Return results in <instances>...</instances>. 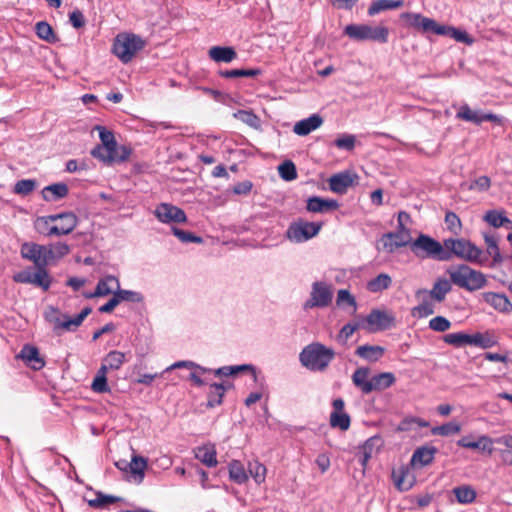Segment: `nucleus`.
<instances>
[{"label": "nucleus", "instance_id": "nucleus-1", "mask_svg": "<svg viewBox=\"0 0 512 512\" xmlns=\"http://www.w3.org/2000/svg\"><path fill=\"white\" fill-rule=\"evenodd\" d=\"M400 19L405 21L407 27L413 28L423 35L433 34L445 36L467 45L473 43V39L465 30L440 24L436 20L426 17L421 13L403 12L400 15Z\"/></svg>", "mask_w": 512, "mask_h": 512}, {"label": "nucleus", "instance_id": "nucleus-2", "mask_svg": "<svg viewBox=\"0 0 512 512\" xmlns=\"http://www.w3.org/2000/svg\"><path fill=\"white\" fill-rule=\"evenodd\" d=\"M335 358V351L320 342L306 345L299 353V362L311 372H324Z\"/></svg>", "mask_w": 512, "mask_h": 512}, {"label": "nucleus", "instance_id": "nucleus-3", "mask_svg": "<svg viewBox=\"0 0 512 512\" xmlns=\"http://www.w3.org/2000/svg\"><path fill=\"white\" fill-rule=\"evenodd\" d=\"M369 367H359L352 374L353 384L365 395L373 391H382L391 387L395 381V375L392 372H381L371 377Z\"/></svg>", "mask_w": 512, "mask_h": 512}, {"label": "nucleus", "instance_id": "nucleus-4", "mask_svg": "<svg viewBox=\"0 0 512 512\" xmlns=\"http://www.w3.org/2000/svg\"><path fill=\"white\" fill-rule=\"evenodd\" d=\"M444 252L448 256L446 261L453 257L463 259L471 263H480L483 251L471 241L465 238H448L444 239Z\"/></svg>", "mask_w": 512, "mask_h": 512}, {"label": "nucleus", "instance_id": "nucleus-5", "mask_svg": "<svg viewBox=\"0 0 512 512\" xmlns=\"http://www.w3.org/2000/svg\"><path fill=\"white\" fill-rule=\"evenodd\" d=\"M451 282L467 291H476L486 284L485 275L477 270L472 269L466 264L448 269Z\"/></svg>", "mask_w": 512, "mask_h": 512}, {"label": "nucleus", "instance_id": "nucleus-6", "mask_svg": "<svg viewBox=\"0 0 512 512\" xmlns=\"http://www.w3.org/2000/svg\"><path fill=\"white\" fill-rule=\"evenodd\" d=\"M444 242L433 239L426 234H420L410 243V249L416 257L425 259L431 258L438 261H446L448 257L444 252Z\"/></svg>", "mask_w": 512, "mask_h": 512}, {"label": "nucleus", "instance_id": "nucleus-7", "mask_svg": "<svg viewBox=\"0 0 512 512\" xmlns=\"http://www.w3.org/2000/svg\"><path fill=\"white\" fill-rule=\"evenodd\" d=\"M411 221L410 215L405 211L398 213L397 222L398 227L394 232H388L383 235V246L392 252L395 248L410 245L411 235L409 228L406 225Z\"/></svg>", "mask_w": 512, "mask_h": 512}, {"label": "nucleus", "instance_id": "nucleus-8", "mask_svg": "<svg viewBox=\"0 0 512 512\" xmlns=\"http://www.w3.org/2000/svg\"><path fill=\"white\" fill-rule=\"evenodd\" d=\"M144 46L145 41L138 35L127 33L118 34L114 40L113 53L123 63H128Z\"/></svg>", "mask_w": 512, "mask_h": 512}, {"label": "nucleus", "instance_id": "nucleus-9", "mask_svg": "<svg viewBox=\"0 0 512 512\" xmlns=\"http://www.w3.org/2000/svg\"><path fill=\"white\" fill-rule=\"evenodd\" d=\"M345 35L357 41H375L387 43L389 30L385 26L371 27L366 24H350L344 29Z\"/></svg>", "mask_w": 512, "mask_h": 512}, {"label": "nucleus", "instance_id": "nucleus-10", "mask_svg": "<svg viewBox=\"0 0 512 512\" xmlns=\"http://www.w3.org/2000/svg\"><path fill=\"white\" fill-rule=\"evenodd\" d=\"M321 227V223L299 219L288 226L285 237L293 243H303L316 236Z\"/></svg>", "mask_w": 512, "mask_h": 512}, {"label": "nucleus", "instance_id": "nucleus-11", "mask_svg": "<svg viewBox=\"0 0 512 512\" xmlns=\"http://www.w3.org/2000/svg\"><path fill=\"white\" fill-rule=\"evenodd\" d=\"M362 323L363 329H366L370 333H375L393 328L396 324V319L391 312L373 309Z\"/></svg>", "mask_w": 512, "mask_h": 512}, {"label": "nucleus", "instance_id": "nucleus-12", "mask_svg": "<svg viewBox=\"0 0 512 512\" xmlns=\"http://www.w3.org/2000/svg\"><path fill=\"white\" fill-rule=\"evenodd\" d=\"M13 280L16 283L32 284L41 287L44 291L50 288L52 282L47 266L36 267L34 272L30 268L19 271L14 274Z\"/></svg>", "mask_w": 512, "mask_h": 512}, {"label": "nucleus", "instance_id": "nucleus-13", "mask_svg": "<svg viewBox=\"0 0 512 512\" xmlns=\"http://www.w3.org/2000/svg\"><path fill=\"white\" fill-rule=\"evenodd\" d=\"M92 312L91 307H85L78 315L73 318L68 317L67 315H63V320L58 315V310L51 308V312L45 314V318L48 322L53 323L54 330L64 329L67 331H74L78 328L84 319Z\"/></svg>", "mask_w": 512, "mask_h": 512}, {"label": "nucleus", "instance_id": "nucleus-14", "mask_svg": "<svg viewBox=\"0 0 512 512\" xmlns=\"http://www.w3.org/2000/svg\"><path fill=\"white\" fill-rule=\"evenodd\" d=\"M332 299L333 291L331 285L323 281H316L312 284L310 298L304 303V309L327 307L331 304Z\"/></svg>", "mask_w": 512, "mask_h": 512}, {"label": "nucleus", "instance_id": "nucleus-15", "mask_svg": "<svg viewBox=\"0 0 512 512\" xmlns=\"http://www.w3.org/2000/svg\"><path fill=\"white\" fill-rule=\"evenodd\" d=\"M20 254L24 260L30 261L36 267L48 266V256L46 245L37 244L35 242H24L20 247Z\"/></svg>", "mask_w": 512, "mask_h": 512}, {"label": "nucleus", "instance_id": "nucleus-16", "mask_svg": "<svg viewBox=\"0 0 512 512\" xmlns=\"http://www.w3.org/2000/svg\"><path fill=\"white\" fill-rule=\"evenodd\" d=\"M154 214L162 223H185L187 221L184 210L169 203H160Z\"/></svg>", "mask_w": 512, "mask_h": 512}, {"label": "nucleus", "instance_id": "nucleus-17", "mask_svg": "<svg viewBox=\"0 0 512 512\" xmlns=\"http://www.w3.org/2000/svg\"><path fill=\"white\" fill-rule=\"evenodd\" d=\"M357 180V174L350 171H342L329 178V188L332 192L343 195Z\"/></svg>", "mask_w": 512, "mask_h": 512}, {"label": "nucleus", "instance_id": "nucleus-18", "mask_svg": "<svg viewBox=\"0 0 512 512\" xmlns=\"http://www.w3.org/2000/svg\"><path fill=\"white\" fill-rule=\"evenodd\" d=\"M17 357L22 359L28 367L35 371L41 370L46 364L44 358L40 355L39 349L30 344H25Z\"/></svg>", "mask_w": 512, "mask_h": 512}, {"label": "nucleus", "instance_id": "nucleus-19", "mask_svg": "<svg viewBox=\"0 0 512 512\" xmlns=\"http://www.w3.org/2000/svg\"><path fill=\"white\" fill-rule=\"evenodd\" d=\"M392 480L395 487L401 492L410 490L415 484V476L410 469L404 465L400 466L398 469H393Z\"/></svg>", "mask_w": 512, "mask_h": 512}, {"label": "nucleus", "instance_id": "nucleus-20", "mask_svg": "<svg viewBox=\"0 0 512 512\" xmlns=\"http://www.w3.org/2000/svg\"><path fill=\"white\" fill-rule=\"evenodd\" d=\"M482 298L500 313L509 314L512 312V303L505 294L484 292Z\"/></svg>", "mask_w": 512, "mask_h": 512}, {"label": "nucleus", "instance_id": "nucleus-21", "mask_svg": "<svg viewBox=\"0 0 512 512\" xmlns=\"http://www.w3.org/2000/svg\"><path fill=\"white\" fill-rule=\"evenodd\" d=\"M457 445L463 448L481 450L482 452H487L488 454H492L493 441L487 435H481L478 437L476 441L470 439L469 436H464L457 441Z\"/></svg>", "mask_w": 512, "mask_h": 512}, {"label": "nucleus", "instance_id": "nucleus-22", "mask_svg": "<svg viewBox=\"0 0 512 512\" xmlns=\"http://www.w3.org/2000/svg\"><path fill=\"white\" fill-rule=\"evenodd\" d=\"M119 287V280L117 277L113 275H107L104 278H101L95 288V291L92 293H86V298L93 297H102L107 296L109 294H114L115 288Z\"/></svg>", "mask_w": 512, "mask_h": 512}, {"label": "nucleus", "instance_id": "nucleus-23", "mask_svg": "<svg viewBox=\"0 0 512 512\" xmlns=\"http://www.w3.org/2000/svg\"><path fill=\"white\" fill-rule=\"evenodd\" d=\"M382 446V439L378 436L368 438L363 445L359 447L357 454L358 461L363 468L366 467L373 453Z\"/></svg>", "mask_w": 512, "mask_h": 512}, {"label": "nucleus", "instance_id": "nucleus-24", "mask_svg": "<svg viewBox=\"0 0 512 512\" xmlns=\"http://www.w3.org/2000/svg\"><path fill=\"white\" fill-rule=\"evenodd\" d=\"M323 123V119L318 114H313L309 116L308 118L302 119L298 121L294 127L293 131L295 134L299 136H306L312 131L319 128Z\"/></svg>", "mask_w": 512, "mask_h": 512}, {"label": "nucleus", "instance_id": "nucleus-25", "mask_svg": "<svg viewBox=\"0 0 512 512\" xmlns=\"http://www.w3.org/2000/svg\"><path fill=\"white\" fill-rule=\"evenodd\" d=\"M307 210L313 213H323L329 210L339 208V203L334 199H323L318 196H312L307 200Z\"/></svg>", "mask_w": 512, "mask_h": 512}, {"label": "nucleus", "instance_id": "nucleus-26", "mask_svg": "<svg viewBox=\"0 0 512 512\" xmlns=\"http://www.w3.org/2000/svg\"><path fill=\"white\" fill-rule=\"evenodd\" d=\"M69 188L65 183H54L42 189V197L47 202L58 201L68 195Z\"/></svg>", "mask_w": 512, "mask_h": 512}, {"label": "nucleus", "instance_id": "nucleus-27", "mask_svg": "<svg viewBox=\"0 0 512 512\" xmlns=\"http://www.w3.org/2000/svg\"><path fill=\"white\" fill-rule=\"evenodd\" d=\"M385 353V348L379 345H361L355 350V355L368 361L377 362Z\"/></svg>", "mask_w": 512, "mask_h": 512}, {"label": "nucleus", "instance_id": "nucleus-28", "mask_svg": "<svg viewBox=\"0 0 512 512\" xmlns=\"http://www.w3.org/2000/svg\"><path fill=\"white\" fill-rule=\"evenodd\" d=\"M437 448L434 446L418 447L411 458L412 464H419L421 467L431 464L434 460Z\"/></svg>", "mask_w": 512, "mask_h": 512}, {"label": "nucleus", "instance_id": "nucleus-29", "mask_svg": "<svg viewBox=\"0 0 512 512\" xmlns=\"http://www.w3.org/2000/svg\"><path fill=\"white\" fill-rule=\"evenodd\" d=\"M195 458L208 467H214L218 463L217 452L212 444L198 447L195 451Z\"/></svg>", "mask_w": 512, "mask_h": 512}, {"label": "nucleus", "instance_id": "nucleus-30", "mask_svg": "<svg viewBox=\"0 0 512 512\" xmlns=\"http://www.w3.org/2000/svg\"><path fill=\"white\" fill-rule=\"evenodd\" d=\"M209 56L215 62L230 63L237 57V53L233 47L214 46L209 50Z\"/></svg>", "mask_w": 512, "mask_h": 512}, {"label": "nucleus", "instance_id": "nucleus-31", "mask_svg": "<svg viewBox=\"0 0 512 512\" xmlns=\"http://www.w3.org/2000/svg\"><path fill=\"white\" fill-rule=\"evenodd\" d=\"M403 4V0H375L370 4L367 14L372 17L386 10L400 8Z\"/></svg>", "mask_w": 512, "mask_h": 512}, {"label": "nucleus", "instance_id": "nucleus-32", "mask_svg": "<svg viewBox=\"0 0 512 512\" xmlns=\"http://www.w3.org/2000/svg\"><path fill=\"white\" fill-rule=\"evenodd\" d=\"M225 385L223 383H211L207 394V408H214L223 402Z\"/></svg>", "mask_w": 512, "mask_h": 512}, {"label": "nucleus", "instance_id": "nucleus-33", "mask_svg": "<svg viewBox=\"0 0 512 512\" xmlns=\"http://www.w3.org/2000/svg\"><path fill=\"white\" fill-rule=\"evenodd\" d=\"M392 285V278L386 273H380L367 282L366 288L371 293H380Z\"/></svg>", "mask_w": 512, "mask_h": 512}, {"label": "nucleus", "instance_id": "nucleus-34", "mask_svg": "<svg viewBox=\"0 0 512 512\" xmlns=\"http://www.w3.org/2000/svg\"><path fill=\"white\" fill-rule=\"evenodd\" d=\"M147 467V460L142 456L134 455L130 462H128V469L137 483H141L145 476V469Z\"/></svg>", "mask_w": 512, "mask_h": 512}, {"label": "nucleus", "instance_id": "nucleus-35", "mask_svg": "<svg viewBox=\"0 0 512 512\" xmlns=\"http://www.w3.org/2000/svg\"><path fill=\"white\" fill-rule=\"evenodd\" d=\"M451 280L445 278H439L434 283L433 288L429 291L430 296L437 302H442L446 294L451 291Z\"/></svg>", "mask_w": 512, "mask_h": 512}, {"label": "nucleus", "instance_id": "nucleus-36", "mask_svg": "<svg viewBox=\"0 0 512 512\" xmlns=\"http://www.w3.org/2000/svg\"><path fill=\"white\" fill-rule=\"evenodd\" d=\"M78 218L73 212H64V217L60 220L57 227V236L70 234L77 226Z\"/></svg>", "mask_w": 512, "mask_h": 512}, {"label": "nucleus", "instance_id": "nucleus-37", "mask_svg": "<svg viewBox=\"0 0 512 512\" xmlns=\"http://www.w3.org/2000/svg\"><path fill=\"white\" fill-rule=\"evenodd\" d=\"M453 493L460 504H470L476 499V491L469 485L455 487Z\"/></svg>", "mask_w": 512, "mask_h": 512}, {"label": "nucleus", "instance_id": "nucleus-38", "mask_svg": "<svg viewBox=\"0 0 512 512\" xmlns=\"http://www.w3.org/2000/svg\"><path fill=\"white\" fill-rule=\"evenodd\" d=\"M261 73L262 71L259 68L220 70L218 72L219 76L227 79L239 77H256L261 75Z\"/></svg>", "mask_w": 512, "mask_h": 512}, {"label": "nucleus", "instance_id": "nucleus-39", "mask_svg": "<svg viewBox=\"0 0 512 512\" xmlns=\"http://www.w3.org/2000/svg\"><path fill=\"white\" fill-rule=\"evenodd\" d=\"M496 344L497 340L490 332H477L471 336V345L478 346L482 349L491 348Z\"/></svg>", "mask_w": 512, "mask_h": 512}, {"label": "nucleus", "instance_id": "nucleus-40", "mask_svg": "<svg viewBox=\"0 0 512 512\" xmlns=\"http://www.w3.org/2000/svg\"><path fill=\"white\" fill-rule=\"evenodd\" d=\"M229 477L237 484H243L247 481L248 476L245 468L240 461L233 460L229 464Z\"/></svg>", "mask_w": 512, "mask_h": 512}, {"label": "nucleus", "instance_id": "nucleus-41", "mask_svg": "<svg viewBox=\"0 0 512 512\" xmlns=\"http://www.w3.org/2000/svg\"><path fill=\"white\" fill-rule=\"evenodd\" d=\"M35 30L36 35L40 39L45 40L48 43H55L56 41H58L57 35L54 33L51 25L46 21L37 22Z\"/></svg>", "mask_w": 512, "mask_h": 512}, {"label": "nucleus", "instance_id": "nucleus-42", "mask_svg": "<svg viewBox=\"0 0 512 512\" xmlns=\"http://www.w3.org/2000/svg\"><path fill=\"white\" fill-rule=\"evenodd\" d=\"M471 336L464 332H456V333H450L446 334L443 337V341L446 344L452 345L454 347H463L465 345H471Z\"/></svg>", "mask_w": 512, "mask_h": 512}, {"label": "nucleus", "instance_id": "nucleus-43", "mask_svg": "<svg viewBox=\"0 0 512 512\" xmlns=\"http://www.w3.org/2000/svg\"><path fill=\"white\" fill-rule=\"evenodd\" d=\"M47 251H49L50 254H47L49 264L54 261L58 260L64 256H66L70 252V247L68 244L64 242H57L54 244L46 245Z\"/></svg>", "mask_w": 512, "mask_h": 512}, {"label": "nucleus", "instance_id": "nucleus-44", "mask_svg": "<svg viewBox=\"0 0 512 512\" xmlns=\"http://www.w3.org/2000/svg\"><path fill=\"white\" fill-rule=\"evenodd\" d=\"M456 117L458 119L472 122L476 125H480L482 123V113L479 111L472 110L467 104H464L460 107L459 111L456 114Z\"/></svg>", "mask_w": 512, "mask_h": 512}, {"label": "nucleus", "instance_id": "nucleus-45", "mask_svg": "<svg viewBox=\"0 0 512 512\" xmlns=\"http://www.w3.org/2000/svg\"><path fill=\"white\" fill-rule=\"evenodd\" d=\"M233 116L251 128L257 129L260 127V118L251 110H238Z\"/></svg>", "mask_w": 512, "mask_h": 512}, {"label": "nucleus", "instance_id": "nucleus-46", "mask_svg": "<svg viewBox=\"0 0 512 512\" xmlns=\"http://www.w3.org/2000/svg\"><path fill=\"white\" fill-rule=\"evenodd\" d=\"M460 431H461V425L454 421L444 423L440 426H435L431 429V433L433 435L445 436V437L457 434Z\"/></svg>", "mask_w": 512, "mask_h": 512}, {"label": "nucleus", "instance_id": "nucleus-47", "mask_svg": "<svg viewBox=\"0 0 512 512\" xmlns=\"http://www.w3.org/2000/svg\"><path fill=\"white\" fill-rule=\"evenodd\" d=\"M484 240L487 245V253L492 256L495 263L502 262V256L497 244V238L493 234L484 233Z\"/></svg>", "mask_w": 512, "mask_h": 512}, {"label": "nucleus", "instance_id": "nucleus-48", "mask_svg": "<svg viewBox=\"0 0 512 512\" xmlns=\"http://www.w3.org/2000/svg\"><path fill=\"white\" fill-rule=\"evenodd\" d=\"M114 293L119 300V304L123 301L140 303L144 300V297L140 292L121 289L120 286L115 288Z\"/></svg>", "mask_w": 512, "mask_h": 512}, {"label": "nucleus", "instance_id": "nucleus-49", "mask_svg": "<svg viewBox=\"0 0 512 512\" xmlns=\"http://www.w3.org/2000/svg\"><path fill=\"white\" fill-rule=\"evenodd\" d=\"M484 220L494 228H499L506 225L508 217H506L504 211L489 210L484 215Z\"/></svg>", "mask_w": 512, "mask_h": 512}, {"label": "nucleus", "instance_id": "nucleus-50", "mask_svg": "<svg viewBox=\"0 0 512 512\" xmlns=\"http://www.w3.org/2000/svg\"><path fill=\"white\" fill-rule=\"evenodd\" d=\"M350 416L345 412H331L330 414V425L333 428H339L342 431H346L350 427Z\"/></svg>", "mask_w": 512, "mask_h": 512}, {"label": "nucleus", "instance_id": "nucleus-51", "mask_svg": "<svg viewBox=\"0 0 512 512\" xmlns=\"http://www.w3.org/2000/svg\"><path fill=\"white\" fill-rule=\"evenodd\" d=\"M122 498L113 496V495H106L102 492H97L96 498L91 499L88 501L89 506L93 508H104L109 504H113L116 502L121 501Z\"/></svg>", "mask_w": 512, "mask_h": 512}, {"label": "nucleus", "instance_id": "nucleus-52", "mask_svg": "<svg viewBox=\"0 0 512 512\" xmlns=\"http://www.w3.org/2000/svg\"><path fill=\"white\" fill-rule=\"evenodd\" d=\"M125 353L121 351H110L103 361L106 363L110 370H118L125 362Z\"/></svg>", "mask_w": 512, "mask_h": 512}, {"label": "nucleus", "instance_id": "nucleus-53", "mask_svg": "<svg viewBox=\"0 0 512 512\" xmlns=\"http://www.w3.org/2000/svg\"><path fill=\"white\" fill-rule=\"evenodd\" d=\"M35 229L36 231L44 236H57V227L52 225L47 219H43L42 217H38L35 221Z\"/></svg>", "mask_w": 512, "mask_h": 512}, {"label": "nucleus", "instance_id": "nucleus-54", "mask_svg": "<svg viewBox=\"0 0 512 512\" xmlns=\"http://www.w3.org/2000/svg\"><path fill=\"white\" fill-rule=\"evenodd\" d=\"M462 186L467 187L470 191L486 192L491 186V180L488 176L483 175L474 179L470 183H463Z\"/></svg>", "mask_w": 512, "mask_h": 512}, {"label": "nucleus", "instance_id": "nucleus-55", "mask_svg": "<svg viewBox=\"0 0 512 512\" xmlns=\"http://www.w3.org/2000/svg\"><path fill=\"white\" fill-rule=\"evenodd\" d=\"M278 173L285 181H292L297 178V170L295 164L291 160H286L278 166Z\"/></svg>", "mask_w": 512, "mask_h": 512}, {"label": "nucleus", "instance_id": "nucleus-56", "mask_svg": "<svg viewBox=\"0 0 512 512\" xmlns=\"http://www.w3.org/2000/svg\"><path fill=\"white\" fill-rule=\"evenodd\" d=\"M172 233L176 236L182 243H203V238L195 235L190 231H185L177 227H172Z\"/></svg>", "mask_w": 512, "mask_h": 512}, {"label": "nucleus", "instance_id": "nucleus-57", "mask_svg": "<svg viewBox=\"0 0 512 512\" xmlns=\"http://www.w3.org/2000/svg\"><path fill=\"white\" fill-rule=\"evenodd\" d=\"M177 368L195 369L199 374H205L206 371H210L208 368L203 367L193 361H178L167 367L160 375H163L164 373Z\"/></svg>", "mask_w": 512, "mask_h": 512}, {"label": "nucleus", "instance_id": "nucleus-58", "mask_svg": "<svg viewBox=\"0 0 512 512\" xmlns=\"http://www.w3.org/2000/svg\"><path fill=\"white\" fill-rule=\"evenodd\" d=\"M37 182L34 179H22L16 182L14 193L18 195H28L36 188Z\"/></svg>", "mask_w": 512, "mask_h": 512}, {"label": "nucleus", "instance_id": "nucleus-59", "mask_svg": "<svg viewBox=\"0 0 512 512\" xmlns=\"http://www.w3.org/2000/svg\"><path fill=\"white\" fill-rule=\"evenodd\" d=\"M363 323L357 322V323H347L344 325L338 336L337 340L343 344L347 342V340L353 335V333L358 330L359 328H362Z\"/></svg>", "mask_w": 512, "mask_h": 512}, {"label": "nucleus", "instance_id": "nucleus-60", "mask_svg": "<svg viewBox=\"0 0 512 512\" xmlns=\"http://www.w3.org/2000/svg\"><path fill=\"white\" fill-rule=\"evenodd\" d=\"M249 473L257 483L265 480L266 467L258 461L249 462Z\"/></svg>", "mask_w": 512, "mask_h": 512}, {"label": "nucleus", "instance_id": "nucleus-61", "mask_svg": "<svg viewBox=\"0 0 512 512\" xmlns=\"http://www.w3.org/2000/svg\"><path fill=\"white\" fill-rule=\"evenodd\" d=\"M356 138L351 134H344L334 141V145L339 149L351 151L355 147Z\"/></svg>", "mask_w": 512, "mask_h": 512}, {"label": "nucleus", "instance_id": "nucleus-62", "mask_svg": "<svg viewBox=\"0 0 512 512\" xmlns=\"http://www.w3.org/2000/svg\"><path fill=\"white\" fill-rule=\"evenodd\" d=\"M450 326L451 322L443 316H436L429 321V328L437 332H445Z\"/></svg>", "mask_w": 512, "mask_h": 512}, {"label": "nucleus", "instance_id": "nucleus-63", "mask_svg": "<svg viewBox=\"0 0 512 512\" xmlns=\"http://www.w3.org/2000/svg\"><path fill=\"white\" fill-rule=\"evenodd\" d=\"M111 154V157L113 158V163L117 162V163H122V162H125L126 160H128L130 154H131V149L122 145V146H116L115 147V150L113 152L110 153Z\"/></svg>", "mask_w": 512, "mask_h": 512}, {"label": "nucleus", "instance_id": "nucleus-64", "mask_svg": "<svg viewBox=\"0 0 512 512\" xmlns=\"http://www.w3.org/2000/svg\"><path fill=\"white\" fill-rule=\"evenodd\" d=\"M337 304L347 303L355 311L357 309V302L355 297L346 289H340L337 293Z\"/></svg>", "mask_w": 512, "mask_h": 512}]
</instances>
